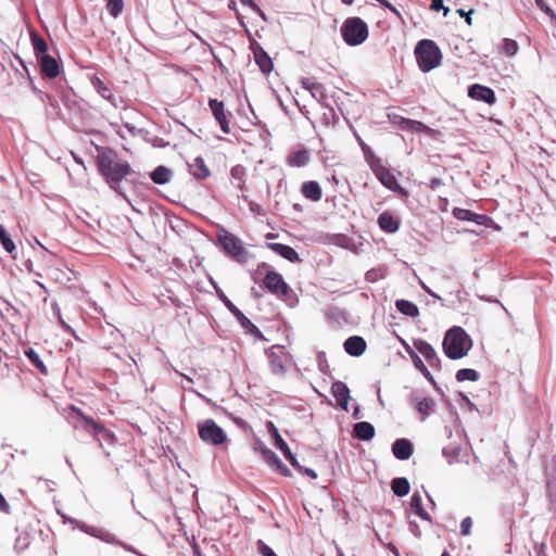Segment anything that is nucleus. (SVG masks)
I'll list each match as a JSON object with an SVG mask.
<instances>
[{"label": "nucleus", "mask_w": 556, "mask_h": 556, "mask_svg": "<svg viewBox=\"0 0 556 556\" xmlns=\"http://www.w3.org/2000/svg\"><path fill=\"white\" fill-rule=\"evenodd\" d=\"M200 439L212 445H220L227 441L225 431L213 420L206 419L199 424Z\"/></svg>", "instance_id": "6e6552de"}, {"label": "nucleus", "mask_w": 556, "mask_h": 556, "mask_svg": "<svg viewBox=\"0 0 556 556\" xmlns=\"http://www.w3.org/2000/svg\"><path fill=\"white\" fill-rule=\"evenodd\" d=\"M240 2L243 5L249 7V8H251L252 10H254L256 12H261L260 7L253 0H240Z\"/></svg>", "instance_id": "5fc2aeb1"}, {"label": "nucleus", "mask_w": 556, "mask_h": 556, "mask_svg": "<svg viewBox=\"0 0 556 556\" xmlns=\"http://www.w3.org/2000/svg\"><path fill=\"white\" fill-rule=\"evenodd\" d=\"M331 393L336 397L339 405L343 408H348L350 400V391L345 383L337 381L331 386Z\"/></svg>", "instance_id": "6ab92c4d"}, {"label": "nucleus", "mask_w": 556, "mask_h": 556, "mask_svg": "<svg viewBox=\"0 0 556 556\" xmlns=\"http://www.w3.org/2000/svg\"><path fill=\"white\" fill-rule=\"evenodd\" d=\"M97 91L100 93V96L108 101H110L115 108H117L116 99L110 88L99 78L96 79L93 83Z\"/></svg>", "instance_id": "f704fd0d"}, {"label": "nucleus", "mask_w": 556, "mask_h": 556, "mask_svg": "<svg viewBox=\"0 0 556 556\" xmlns=\"http://www.w3.org/2000/svg\"><path fill=\"white\" fill-rule=\"evenodd\" d=\"M478 378H479V374L475 369L463 368L456 372V379L459 382L467 381V380L468 381H477Z\"/></svg>", "instance_id": "58836bf2"}, {"label": "nucleus", "mask_w": 556, "mask_h": 556, "mask_svg": "<svg viewBox=\"0 0 556 556\" xmlns=\"http://www.w3.org/2000/svg\"><path fill=\"white\" fill-rule=\"evenodd\" d=\"M190 174L199 180H203L211 175V170L205 161L201 156H197L191 163L188 164Z\"/></svg>", "instance_id": "f3484780"}, {"label": "nucleus", "mask_w": 556, "mask_h": 556, "mask_svg": "<svg viewBox=\"0 0 556 556\" xmlns=\"http://www.w3.org/2000/svg\"><path fill=\"white\" fill-rule=\"evenodd\" d=\"M257 551L263 556H277L275 552L261 540L257 542Z\"/></svg>", "instance_id": "09e8293b"}, {"label": "nucleus", "mask_w": 556, "mask_h": 556, "mask_svg": "<svg viewBox=\"0 0 556 556\" xmlns=\"http://www.w3.org/2000/svg\"><path fill=\"white\" fill-rule=\"evenodd\" d=\"M298 470L302 471L304 475H306L307 477H309L311 479H316L317 478V473L311 469V468H302L300 465L299 467L296 468Z\"/></svg>", "instance_id": "864d4df0"}, {"label": "nucleus", "mask_w": 556, "mask_h": 556, "mask_svg": "<svg viewBox=\"0 0 556 556\" xmlns=\"http://www.w3.org/2000/svg\"><path fill=\"white\" fill-rule=\"evenodd\" d=\"M378 225L380 229L388 233H394L400 228V222L393 216L392 213L386 211L378 217Z\"/></svg>", "instance_id": "a211bd4d"}, {"label": "nucleus", "mask_w": 556, "mask_h": 556, "mask_svg": "<svg viewBox=\"0 0 556 556\" xmlns=\"http://www.w3.org/2000/svg\"><path fill=\"white\" fill-rule=\"evenodd\" d=\"M79 529L81 531H84L85 533L90 534L96 538H99L105 542H111V540L113 539L109 532H106L100 528L93 527V526H88L86 523H83L79 526Z\"/></svg>", "instance_id": "473e14b6"}, {"label": "nucleus", "mask_w": 556, "mask_h": 556, "mask_svg": "<svg viewBox=\"0 0 556 556\" xmlns=\"http://www.w3.org/2000/svg\"><path fill=\"white\" fill-rule=\"evenodd\" d=\"M443 182L440 178H432L430 180V184H429V187L432 189V190H435L438 189L440 186H442Z\"/></svg>", "instance_id": "4d7b16f0"}, {"label": "nucleus", "mask_w": 556, "mask_h": 556, "mask_svg": "<svg viewBox=\"0 0 556 556\" xmlns=\"http://www.w3.org/2000/svg\"><path fill=\"white\" fill-rule=\"evenodd\" d=\"M302 87L308 90L312 93V96L316 99L321 100L326 97L324 86L320 83H317L311 78H304L302 80Z\"/></svg>", "instance_id": "cd10ccee"}, {"label": "nucleus", "mask_w": 556, "mask_h": 556, "mask_svg": "<svg viewBox=\"0 0 556 556\" xmlns=\"http://www.w3.org/2000/svg\"><path fill=\"white\" fill-rule=\"evenodd\" d=\"M0 242L3 249L11 254L16 250L15 243L2 225H0Z\"/></svg>", "instance_id": "e433bc0d"}, {"label": "nucleus", "mask_w": 556, "mask_h": 556, "mask_svg": "<svg viewBox=\"0 0 556 556\" xmlns=\"http://www.w3.org/2000/svg\"><path fill=\"white\" fill-rule=\"evenodd\" d=\"M208 106L215 119L218 122L220 129L224 134L230 132L228 116L230 113L226 110L223 101L217 99H210Z\"/></svg>", "instance_id": "1a4fd4ad"}, {"label": "nucleus", "mask_w": 556, "mask_h": 556, "mask_svg": "<svg viewBox=\"0 0 556 556\" xmlns=\"http://www.w3.org/2000/svg\"><path fill=\"white\" fill-rule=\"evenodd\" d=\"M535 3L543 12L549 15L553 20H556L554 11L544 2V0H535Z\"/></svg>", "instance_id": "8fccbe9b"}, {"label": "nucleus", "mask_w": 556, "mask_h": 556, "mask_svg": "<svg viewBox=\"0 0 556 556\" xmlns=\"http://www.w3.org/2000/svg\"><path fill=\"white\" fill-rule=\"evenodd\" d=\"M468 96L478 101L485 102L488 104H494L496 101L495 93L490 87L475 84L468 88Z\"/></svg>", "instance_id": "9b49d317"}, {"label": "nucleus", "mask_w": 556, "mask_h": 556, "mask_svg": "<svg viewBox=\"0 0 556 556\" xmlns=\"http://www.w3.org/2000/svg\"><path fill=\"white\" fill-rule=\"evenodd\" d=\"M243 174V168L242 167H233L232 170H231V175L235 177V178H241V175Z\"/></svg>", "instance_id": "052dcab7"}, {"label": "nucleus", "mask_w": 556, "mask_h": 556, "mask_svg": "<svg viewBox=\"0 0 556 556\" xmlns=\"http://www.w3.org/2000/svg\"><path fill=\"white\" fill-rule=\"evenodd\" d=\"M369 166L377 179L389 190H392L400 194L401 197H407L408 192L406 189L402 188L397 182L395 175L382 163V161L371 155L369 161Z\"/></svg>", "instance_id": "20e7f679"}, {"label": "nucleus", "mask_w": 556, "mask_h": 556, "mask_svg": "<svg viewBox=\"0 0 556 556\" xmlns=\"http://www.w3.org/2000/svg\"><path fill=\"white\" fill-rule=\"evenodd\" d=\"M410 509L414 514L420 517L422 520L431 521L430 515L426 511L422 506V500L419 493H414L410 498Z\"/></svg>", "instance_id": "bb28decb"}, {"label": "nucleus", "mask_w": 556, "mask_h": 556, "mask_svg": "<svg viewBox=\"0 0 556 556\" xmlns=\"http://www.w3.org/2000/svg\"><path fill=\"white\" fill-rule=\"evenodd\" d=\"M453 215L459 220L475 222L476 224L483 225L486 219L485 215L476 214L466 208L456 207L453 211Z\"/></svg>", "instance_id": "b1692460"}, {"label": "nucleus", "mask_w": 556, "mask_h": 556, "mask_svg": "<svg viewBox=\"0 0 556 556\" xmlns=\"http://www.w3.org/2000/svg\"><path fill=\"white\" fill-rule=\"evenodd\" d=\"M417 410L422 416L427 417L434 407V401L431 397H424L417 402Z\"/></svg>", "instance_id": "4c0bfd02"}, {"label": "nucleus", "mask_w": 556, "mask_h": 556, "mask_svg": "<svg viewBox=\"0 0 556 556\" xmlns=\"http://www.w3.org/2000/svg\"><path fill=\"white\" fill-rule=\"evenodd\" d=\"M471 527H472V519L470 517L464 518L460 523V534L463 536L469 535L471 532Z\"/></svg>", "instance_id": "de8ad7c7"}, {"label": "nucleus", "mask_w": 556, "mask_h": 556, "mask_svg": "<svg viewBox=\"0 0 556 556\" xmlns=\"http://www.w3.org/2000/svg\"><path fill=\"white\" fill-rule=\"evenodd\" d=\"M402 123L404 124V128L418 132H427L430 129L427 125L419 121L404 118Z\"/></svg>", "instance_id": "ea45409f"}, {"label": "nucleus", "mask_w": 556, "mask_h": 556, "mask_svg": "<svg viewBox=\"0 0 556 556\" xmlns=\"http://www.w3.org/2000/svg\"><path fill=\"white\" fill-rule=\"evenodd\" d=\"M457 13L465 17L466 23L470 26L472 24L471 14L473 13V10L471 9L469 12H465L463 9H458Z\"/></svg>", "instance_id": "603ef678"}, {"label": "nucleus", "mask_w": 556, "mask_h": 556, "mask_svg": "<svg viewBox=\"0 0 556 556\" xmlns=\"http://www.w3.org/2000/svg\"><path fill=\"white\" fill-rule=\"evenodd\" d=\"M267 247L276 254L288 260L291 263H300L301 258L298 252L290 245L282 243H268Z\"/></svg>", "instance_id": "2eb2a0df"}, {"label": "nucleus", "mask_w": 556, "mask_h": 556, "mask_svg": "<svg viewBox=\"0 0 556 556\" xmlns=\"http://www.w3.org/2000/svg\"><path fill=\"white\" fill-rule=\"evenodd\" d=\"M262 457L263 459L271 467L276 468L280 473L283 476H290L289 469L286 467V465L281 462V459L276 455L275 452H273L269 448H263L262 450Z\"/></svg>", "instance_id": "aec40b11"}, {"label": "nucleus", "mask_w": 556, "mask_h": 556, "mask_svg": "<svg viewBox=\"0 0 556 556\" xmlns=\"http://www.w3.org/2000/svg\"><path fill=\"white\" fill-rule=\"evenodd\" d=\"M9 509L10 505L8 504L3 495L0 493V510L3 513H9Z\"/></svg>", "instance_id": "6e6d98bb"}, {"label": "nucleus", "mask_w": 556, "mask_h": 556, "mask_svg": "<svg viewBox=\"0 0 556 556\" xmlns=\"http://www.w3.org/2000/svg\"><path fill=\"white\" fill-rule=\"evenodd\" d=\"M263 448H268V447H267L266 445H264V443H263V442L257 441V442L255 443V446H254L255 452H257V453H260V454L262 455V450H263Z\"/></svg>", "instance_id": "680f3d73"}, {"label": "nucleus", "mask_w": 556, "mask_h": 556, "mask_svg": "<svg viewBox=\"0 0 556 556\" xmlns=\"http://www.w3.org/2000/svg\"><path fill=\"white\" fill-rule=\"evenodd\" d=\"M344 350L351 356H361L366 350V341L358 336L350 337L344 342Z\"/></svg>", "instance_id": "dca6fc26"}, {"label": "nucleus", "mask_w": 556, "mask_h": 556, "mask_svg": "<svg viewBox=\"0 0 556 556\" xmlns=\"http://www.w3.org/2000/svg\"><path fill=\"white\" fill-rule=\"evenodd\" d=\"M254 60L264 74H269L273 70V61L262 49L254 51Z\"/></svg>", "instance_id": "c85d7f7f"}, {"label": "nucleus", "mask_w": 556, "mask_h": 556, "mask_svg": "<svg viewBox=\"0 0 556 556\" xmlns=\"http://www.w3.org/2000/svg\"><path fill=\"white\" fill-rule=\"evenodd\" d=\"M101 438V442H98L100 444V446H104L105 444L109 445V446H112V445H115L117 443V437L116 434L105 428V430L103 431V433L100 435Z\"/></svg>", "instance_id": "79ce46f5"}, {"label": "nucleus", "mask_w": 556, "mask_h": 556, "mask_svg": "<svg viewBox=\"0 0 556 556\" xmlns=\"http://www.w3.org/2000/svg\"><path fill=\"white\" fill-rule=\"evenodd\" d=\"M308 160H309V155H308L307 150H305V149L292 152L288 156L289 165L294 166V167H301V166L306 165Z\"/></svg>", "instance_id": "7c9ffc66"}, {"label": "nucleus", "mask_w": 556, "mask_h": 556, "mask_svg": "<svg viewBox=\"0 0 556 556\" xmlns=\"http://www.w3.org/2000/svg\"><path fill=\"white\" fill-rule=\"evenodd\" d=\"M412 361L416 368H418L427 378H430V372L416 353H409Z\"/></svg>", "instance_id": "c03bdc74"}, {"label": "nucleus", "mask_w": 556, "mask_h": 556, "mask_svg": "<svg viewBox=\"0 0 556 556\" xmlns=\"http://www.w3.org/2000/svg\"><path fill=\"white\" fill-rule=\"evenodd\" d=\"M443 351L451 359H459L467 355L471 340L460 327L450 329L443 339Z\"/></svg>", "instance_id": "f03ea898"}, {"label": "nucleus", "mask_w": 556, "mask_h": 556, "mask_svg": "<svg viewBox=\"0 0 556 556\" xmlns=\"http://www.w3.org/2000/svg\"><path fill=\"white\" fill-rule=\"evenodd\" d=\"M431 10L433 11H440V10H443L444 11V16L447 15L448 13V8H445L443 5V0H432L431 1V5H430Z\"/></svg>", "instance_id": "3c124183"}, {"label": "nucleus", "mask_w": 556, "mask_h": 556, "mask_svg": "<svg viewBox=\"0 0 556 556\" xmlns=\"http://www.w3.org/2000/svg\"><path fill=\"white\" fill-rule=\"evenodd\" d=\"M344 4L351 5L354 0H341Z\"/></svg>", "instance_id": "69168bd1"}, {"label": "nucleus", "mask_w": 556, "mask_h": 556, "mask_svg": "<svg viewBox=\"0 0 556 556\" xmlns=\"http://www.w3.org/2000/svg\"><path fill=\"white\" fill-rule=\"evenodd\" d=\"M70 410L80 420L81 427L87 422V419L91 418L75 405H71Z\"/></svg>", "instance_id": "49530a36"}, {"label": "nucleus", "mask_w": 556, "mask_h": 556, "mask_svg": "<svg viewBox=\"0 0 556 556\" xmlns=\"http://www.w3.org/2000/svg\"><path fill=\"white\" fill-rule=\"evenodd\" d=\"M414 447L408 439H396L392 444V453L395 458L406 460L413 455Z\"/></svg>", "instance_id": "ddd939ff"}, {"label": "nucleus", "mask_w": 556, "mask_h": 556, "mask_svg": "<svg viewBox=\"0 0 556 556\" xmlns=\"http://www.w3.org/2000/svg\"><path fill=\"white\" fill-rule=\"evenodd\" d=\"M106 9H108L109 13L113 17L116 18L123 12L124 1L123 0H108L106 1Z\"/></svg>", "instance_id": "a19ab883"}, {"label": "nucleus", "mask_w": 556, "mask_h": 556, "mask_svg": "<svg viewBox=\"0 0 556 556\" xmlns=\"http://www.w3.org/2000/svg\"><path fill=\"white\" fill-rule=\"evenodd\" d=\"M245 330H248L250 333L254 334L257 338H263L262 332L260 329L247 317V320H242L240 324Z\"/></svg>", "instance_id": "a18cd8bd"}, {"label": "nucleus", "mask_w": 556, "mask_h": 556, "mask_svg": "<svg viewBox=\"0 0 556 556\" xmlns=\"http://www.w3.org/2000/svg\"><path fill=\"white\" fill-rule=\"evenodd\" d=\"M275 236L273 233H268L267 238H274Z\"/></svg>", "instance_id": "774afa93"}, {"label": "nucleus", "mask_w": 556, "mask_h": 556, "mask_svg": "<svg viewBox=\"0 0 556 556\" xmlns=\"http://www.w3.org/2000/svg\"><path fill=\"white\" fill-rule=\"evenodd\" d=\"M173 176V172L163 165L157 166L150 175L151 180L156 185L167 184Z\"/></svg>", "instance_id": "a878e982"}, {"label": "nucleus", "mask_w": 556, "mask_h": 556, "mask_svg": "<svg viewBox=\"0 0 556 556\" xmlns=\"http://www.w3.org/2000/svg\"><path fill=\"white\" fill-rule=\"evenodd\" d=\"M395 306L399 312L409 317H416L419 315L417 305L407 300H397Z\"/></svg>", "instance_id": "c756f323"}, {"label": "nucleus", "mask_w": 556, "mask_h": 556, "mask_svg": "<svg viewBox=\"0 0 556 556\" xmlns=\"http://www.w3.org/2000/svg\"><path fill=\"white\" fill-rule=\"evenodd\" d=\"M233 421L241 428H245L248 426L247 421L239 417H235Z\"/></svg>", "instance_id": "0e129e2a"}, {"label": "nucleus", "mask_w": 556, "mask_h": 556, "mask_svg": "<svg viewBox=\"0 0 556 556\" xmlns=\"http://www.w3.org/2000/svg\"><path fill=\"white\" fill-rule=\"evenodd\" d=\"M25 355L29 359V362L43 375H48V368L45 363L39 357L38 353L33 349L28 348L25 351Z\"/></svg>", "instance_id": "72a5a7b5"}, {"label": "nucleus", "mask_w": 556, "mask_h": 556, "mask_svg": "<svg viewBox=\"0 0 556 556\" xmlns=\"http://www.w3.org/2000/svg\"><path fill=\"white\" fill-rule=\"evenodd\" d=\"M391 489L395 495L403 497L408 494L410 486L408 480L401 477L392 480Z\"/></svg>", "instance_id": "2f4dec72"}, {"label": "nucleus", "mask_w": 556, "mask_h": 556, "mask_svg": "<svg viewBox=\"0 0 556 556\" xmlns=\"http://www.w3.org/2000/svg\"><path fill=\"white\" fill-rule=\"evenodd\" d=\"M301 192L304 198L313 202H318L323 198V190L318 182L314 180L305 181L301 187Z\"/></svg>", "instance_id": "412c9836"}, {"label": "nucleus", "mask_w": 556, "mask_h": 556, "mask_svg": "<svg viewBox=\"0 0 556 556\" xmlns=\"http://www.w3.org/2000/svg\"><path fill=\"white\" fill-rule=\"evenodd\" d=\"M518 43L514 39L505 38L502 46V51L508 55L513 56L518 52Z\"/></svg>", "instance_id": "37998d69"}, {"label": "nucleus", "mask_w": 556, "mask_h": 556, "mask_svg": "<svg viewBox=\"0 0 556 556\" xmlns=\"http://www.w3.org/2000/svg\"><path fill=\"white\" fill-rule=\"evenodd\" d=\"M225 305L227 308L235 315V312L240 311L230 300L225 299L224 300Z\"/></svg>", "instance_id": "13d9d810"}, {"label": "nucleus", "mask_w": 556, "mask_h": 556, "mask_svg": "<svg viewBox=\"0 0 556 556\" xmlns=\"http://www.w3.org/2000/svg\"><path fill=\"white\" fill-rule=\"evenodd\" d=\"M96 164L99 173L114 190L117 189L119 182L131 172L129 163L119 159L117 153L109 148L98 150Z\"/></svg>", "instance_id": "f257e3e1"}, {"label": "nucleus", "mask_w": 556, "mask_h": 556, "mask_svg": "<svg viewBox=\"0 0 556 556\" xmlns=\"http://www.w3.org/2000/svg\"><path fill=\"white\" fill-rule=\"evenodd\" d=\"M41 74L48 78H55L60 74V67L54 58L49 54L38 56Z\"/></svg>", "instance_id": "f8f14e48"}, {"label": "nucleus", "mask_w": 556, "mask_h": 556, "mask_svg": "<svg viewBox=\"0 0 556 556\" xmlns=\"http://www.w3.org/2000/svg\"><path fill=\"white\" fill-rule=\"evenodd\" d=\"M105 426L102 421L96 420L92 417L87 419V422L83 426V429L91 434L97 442H101L100 435L105 430Z\"/></svg>", "instance_id": "393cba45"}, {"label": "nucleus", "mask_w": 556, "mask_h": 556, "mask_svg": "<svg viewBox=\"0 0 556 556\" xmlns=\"http://www.w3.org/2000/svg\"><path fill=\"white\" fill-rule=\"evenodd\" d=\"M354 437L358 440L368 441L375 437V427L368 421H359L354 425Z\"/></svg>", "instance_id": "5701e85b"}, {"label": "nucleus", "mask_w": 556, "mask_h": 556, "mask_svg": "<svg viewBox=\"0 0 556 556\" xmlns=\"http://www.w3.org/2000/svg\"><path fill=\"white\" fill-rule=\"evenodd\" d=\"M415 55L419 68L424 73H428L431 70L440 65L442 53L434 41L429 39L420 40L415 48Z\"/></svg>", "instance_id": "7ed1b4c3"}, {"label": "nucleus", "mask_w": 556, "mask_h": 556, "mask_svg": "<svg viewBox=\"0 0 556 556\" xmlns=\"http://www.w3.org/2000/svg\"><path fill=\"white\" fill-rule=\"evenodd\" d=\"M266 269L265 277L263 279V287L268 290L271 294L279 298H286L289 295L290 288L285 281L283 277L271 269L267 264L262 265Z\"/></svg>", "instance_id": "0eeeda50"}, {"label": "nucleus", "mask_w": 556, "mask_h": 556, "mask_svg": "<svg viewBox=\"0 0 556 556\" xmlns=\"http://www.w3.org/2000/svg\"><path fill=\"white\" fill-rule=\"evenodd\" d=\"M237 320L241 324L242 320H247V316L241 312V311H237L235 312V315H233Z\"/></svg>", "instance_id": "e2e57ef3"}, {"label": "nucleus", "mask_w": 556, "mask_h": 556, "mask_svg": "<svg viewBox=\"0 0 556 556\" xmlns=\"http://www.w3.org/2000/svg\"><path fill=\"white\" fill-rule=\"evenodd\" d=\"M441 556H451L447 552H443Z\"/></svg>", "instance_id": "338daca9"}, {"label": "nucleus", "mask_w": 556, "mask_h": 556, "mask_svg": "<svg viewBox=\"0 0 556 556\" xmlns=\"http://www.w3.org/2000/svg\"><path fill=\"white\" fill-rule=\"evenodd\" d=\"M288 363V356L285 353L269 355V365L273 374L282 376L286 372V365Z\"/></svg>", "instance_id": "4be33fe9"}, {"label": "nucleus", "mask_w": 556, "mask_h": 556, "mask_svg": "<svg viewBox=\"0 0 556 556\" xmlns=\"http://www.w3.org/2000/svg\"><path fill=\"white\" fill-rule=\"evenodd\" d=\"M54 309L56 312V315H58V318H59V321L60 324L65 328V329H68L70 327L66 325V323L63 320L62 316H61V312H60V308L58 307L56 304H54Z\"/></svg>", "instance_id": "bf43d9fd"}, {"label": "nucleus", "mask_w": 556, "mask_h": 556, "mask_svg": "<svg viewBox=\"0 0 556 556\" xmlns=\"http://www.w3.org/2000/svg\"><path fill=\"white\" fill-rule=\"evenodd\" d=\"M341 35L349 46H358L368 38V26L361 17H349L341 26Z\"/></svg>", "instance_id": "39448f33"}, {"label": "nucleus", "mask_w": 556, "mask_h": 556, "mask_svg": "<svg viewBox=\"0 0 556 556\" xmlns=\"http://www.w3.org/2000/svg\"><path fill=\"white\" fill-rule=\"evenodd\" d=\"M30 39L37 58L47 53L48 46L41 36L37 33H31Z\"/></svg>", "instance_id": "c9c22d12"}, {"label": "nucleus", "mask_w": 556, "mask_h": 556, "mask_svg": "<svg viewBox=\"0 0 556 556\" xmlns=\"http://www.w3.org/2000/svg\"><path fill=\"white\" fill-rule=\"evenodd\" d=\"M267 429H268L269 433L271 434V438L274 439L275 445L283 453L285 457L290 462V464L294 468H298L299 463L296 460L295 455L291 452L288 444L281 438L277 427L274 425L273 421L267 422Z\"/></svg>", "instance_id": "9d476101"}, {"label": "nucleus", "mask_w": 556, "mask_h": 556, "mask_svg": "<svg viewBox=\"0 0 556 556\" xmlns=\"http://www.w3.org/2000/svg\"><path fill=\"white\" fill-rule=\"evenodd\" d=\"M414 346L420 354L424 355V357L428 361L430 366H440V358L430 343L424 340H418L414 342Z\"/></svg>", "instance_id": "4468645a"}, {"label": "nucleus", "mask_w": 556, "mask_h": 556, "mask_svg": "<svg viewBox=\"0 0 556 556\" xmlns=\"http://www.w3.org/2000/svg\"><path fill=\"white\" fill-rule=\"evenodd\" d=\"M218 241L223 249L237 262L245 263L248 261V251L242 245L240 239L237 238L233 233L222 229L218 231Z\"/></svg>", "instance_id": "423d86ee"}]
</instances>
